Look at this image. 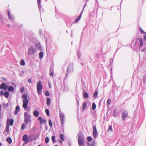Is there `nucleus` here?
<instances>
[{
    "mask_svg": "<svg viewBox=\"0 0 146 146\" xmlns=\"http://www.w3.org/2000/svg\"><path fill=\"white\" fill-rule=\"evenodd\" d=\"M78 140L79 146H84L85 139L84 136L80 132L78 133Z\"/></svg>",
    "mask_w": 146,
    "mask_h": 146,
    "instance_id": "1",
    "label": "nucleus"
},
{
    "mask_svg": "<svg viewBox=\"0 0 146 146\" xmlns=\"http://www.w3.org/2000/svg\"><path fill=\"white\" fill-rule=\"evenodd\" d=\"M28 96L27 94H23L22 95V98L23 99V107L25 109L27 108V105L29 103V101L27 99Z\"/></svg>",
    "mask_w": 146,
    "mask_h": 146,
    "instance_id": "2",
    "label": "nucleus"
},
{
    "mask_svg": "<svg viewBox=\"0 0 146 146\" xmlns=\"http://www.w3.org/2000/svg\"><path fill=\"white\" fill-rule=\"evenodd\" d=\"M43 88L41 84V81L40 80L38 81L37 84V90L38 93L40 95L42 93V91Z\"/></svg>",
    "mask_w": 146,
    "mask_h": 146,
    "instance_id": "3",
    "label": "nucleus"
},
{
    "mask_svg": "<svg viewBox=\"0 0 146 146\" xmlns=\"http://www.w3.org/2000/svg\"><path fill=\"white\" fill-rule=\"evenodd\" d=\"M74 71L73 64H69L67 70V73L66 75L65 79L68 76V74L70 73H72Z\"/></svg>",
    "mask_w": 146,
    "mask_h": 146,
    "instance_id": "4",
    "label": "nucleus"
},
{
    "mask_svg": "<svg viewBox=\"0 0 146 146\" xmlns=\"http://www.w3.org/2000/svg\"><path fill=\"white\" fill-rule=\"evenodd\" d=\"M24 122L25 124L27 123L31 122V117L30 115H28L26 112L24 113Z\"/></svg>",
    "mask_w": 146,
    "mask_h": 146,
    "instance_id": "5",
    "label": "nucleus"
},
{
    "mask_svg": "<svg viewBox=\"0 0 146 146\" xmlns=\"http://www.w3.org/2000/svg\"><path fill=\"white\" fill-rule=\"evenodd\" d=\"M36 50V48L32 46L28 49V55L34 54Z\"/></svg>",
    "mask_w": 146,
    "mask_h": 146,
    "instance_id": "6",
    "label": "nucleus"
},
{
    "mask_svg": "<svg viewBox=\"0 0 146 146\" xmlns=\"http://www.w3.org/2000/svg\"><path fill=\"white\" fill-rule=\"evenodd\" d=\"M122 118L123 120H125V118L127 117L128 112L127 111H122Z\"/></svg>",
    "mask_w": 146,
    "mask_h": 146,
    "instance_id": "7",
    "label": "nucleus"
},
{
    "mask_svg": "<svg viewBox=\"0 0 146 146\" xmlns=\"http://www.w3.org/2000/svg\"><path fill=\"white\" fill-rule=\"evenodd\" d=\"M138 41H139L140 42V45L139 47V48H140L143 46V42L142 39L140 38H138L135 41V44H136Z\"/></svg>",
    "mask_w": 146,
    "mask_h": 146,
    "instance_id": "8",
    "label": "nucleus"
},
{
    "mask_svg": "<svg viewBox=\"0 0 146 146\" xmlns=\"http://www.w3.org/2000/svg\"><path fill=\"white\" fill-rule=\"evenodd\" d=\"M60 117L62 124V125H63L64 123V114L62 113H61L60 114Z\"/></svg>",
    "mask_w": 146,
    "mask_h": 146,
    "instance_id": "9",
    "label": "nucleus"
},
{
    "mask_svg": "<svg viewBox=\"0 0 146 146\" xmlns=\"http://www.w3.org/2000/svg\"><path fill=\"white\" fill-rule=\"evenodd\" d=\"M83 11H82L81 13H80V15H79L77 17L76 19H75V20L74 21V23H76L78 22V21H79V20L80 19L81 17L82 16V13Z\"/></svg>",
    "mask_w": 146,
    "mask_h": 146,
    "instance_id": "10",
    "label": "nucleus"
},
{
    "mask_svg": "<svg viewBox=\"0 0 146 146\" xmlns=\"http://www.w3.org/2000/svg\"><path fill=\"white\" fill-rule=\"evenodd\" d=\"M14 122V120L13 119H8L7 120V124H9L10 123V124L12 126L13 125Z\"/></svg>",
    "mask_w": 146,
    "mask_h": 146,
    "instance_id": "11",
    "label": "nucleus"
},
{
    "mask_svg": "<svg viewBox=\"0 0 146 146\" xmlns=\"http://www.w3.org/2000/svg\"><path fill=\"white\" fill-rule=\"evenodd\" d=\"M20 107L18 106H16L15 109V111L14 112V114L15 115H17L19 111Z\"/></svg>",
    "mask_w": 146,
    "mask_h": 146,
    "instance_id": "12",
    "label": "nucleus"
},
{
    "mask_svg": "<svg viewBox=\"0 0 146 146\" xmlns=\"http://www.w3.org/2000/svg\"><path fill=\"white\" fill-rule=\"evenodd\" d=\"M119 113L117 112L116 109H114L113 110V116L116 117L118 116Z\"/></svg>",
    "mask_w": 146,
    "mask_h": 146,
    "instance_id": "13",
    "label": "nucleus"
},
{
    "mask_svg": "<svg viewBox=\"0 0 146 146\" xmlns=\"http://www.w3.org/2000/svg\"><path fill=\"white\" fill-rule=\"evenodd\" d=\"M35 139H33L31 136H29L27 139V141H26V143H28L29 141H32V140H34Z\"/></svg>",
    "mask_w": 146,
    "mask_h": 146,
    "instance_id": "14",
    "label": "nucleus"
},
{
    "mask_svg": "<svg viewBox=\"0 0 146 146\" xmlns=\"http://www.w3.org/2000/svg\"><path fill=\"white\" fill-rule=\"evenodd\" d=\"M87 106L86 103L85 102H84L82 104V110L84 111L85 110Z\"/></svg>",
    "mask_w": 146,
    "mask_h": 146,
    "instance_id": "15",
    "label": "nucleus"
},
{
    "mask_svg": "<svg viewBox=\"0 0 146 146\" xmlns=\"http://www.w3.org/2000/svg\"><path fill=\"white\" fill-rule=\"evenodd\" d=\"M8 16L9 19L10 20H13L14 19V17L10 15V12L9 11L8 12Z\"/></svg>",
    "mask_w": 146,
    "mask_h": 146,
    "instance_id": "16",
    "label": "nucleus"
},
{
    "mask_svg": "<svg viewBox=\"0 0 146 146\" xmlns=\"http://www.w3.org/2000/svg\"><path fill=\"white\" fill-rule=\"evenodd\" d=\"M27 134L24 135L22 138V140L23 141H25V143H26V141H27Z\"/></svg>",
    "mask_w": 146,
    "mask_h": 146,
    "instance_id": "17",
    "label": "nucleus"
},
{
    "mask_svg": "<svg viewBox=\"0 0 146 146\" xmlns=\"http://www.w3.org/2000/svg\"><path fill=\"white\" fill-rule=\"evenodd\" d=\"M8 90L9 92H13L14 91L15 89L14 87L13 86H10L8 88Z\"/></svg>",
    "mask_w": 146,
    "mask_h": 146,
    "instance_id": "18",
    "label": "nucleus"
},
{
    "mask_svg": "<svg viewBox=\"0 0 146 146\" xmlns=\"http://www.w3.org/2000/svg\"><path fill=\"white\" fill-rule=\"evenodd\" d=\"M39 114V112L36 110V111L33 112L34 115L36 117H38V116Z\"/></svg>",
    "mask_w": 146,
    "mask_h": 146,
    "instance_id": "19",
    "label": "nucleus"
},
{
    "mask_svg": "<svg viewBox=\"0 0 146 146\" xmlns=\"http://www.w3.org/2000/svg\"><path fill=\"white\" fill-rule=\"evenodd\" d=\"M39 58L40 59H41L43 58L44 53L42 51H40L39 54Z\"/></svg>",
    "mask_w": 146,
    "mask_h": 146,
    "instance_id": "20",
    "label": "nucleus"
},
{
    "mask_svg": "<svg viewBox=\"0 0 146 146\" xmlns=\"http://www.w3.org/2000/svg\"><path fill=\"white\" fill-rule=\"evenodd\" d=\"M93 136L95 139L98 136V133L97 131L93 132Z\"/></svg>",
    "mask_w": 146,
    "mask_h": 146,
    "instance_id": "21",
    "label": "nucleus"
},
{
    "mask_svg": "<svg viewBox=\"0 0 146 146\" xmlns=\"http://www.w3.org/2000/svg\"><path fill=\"white\" fill-rule=\"evenodd\" d=\"M38 5V8L40 9V11L41 10V5L40 4L41 1L40 0H37Z\"/></svg>",
    "mask_w": 146,
    "mask_h": 146,
    "instance_id": "22",
    "label": "nucleus"
},
{
    "mask_svg": "<svg viewBox=\"0 0 146 146\" xmlns=\"http://www.w3.org/2000/svg\"><path fill=\"white\" fill-rule=\"evenodd\" d=\"M107 131L112 132L113 131L112 126L111 125H109Z\"/></svg>",
    "mask_w": 146,
    "mask_h": 146,
    "instance_id": "23",
    "label": "nucleus"
},
{
    "mask_svg": "<svg viewBox=\"0 0 146 146\" xmlns=\"http://www.w3.org/2000/svg\"><path fill=\"white\" fill-rule=\"evenodd\" d=\"M68 88L67 86H64V88L63 90V92H66L67 91H68Z\"/></svg>",
    "mask_w": 146,
    "mask_h": 146,
    "instance_id": "24",
    "label": "nucleus"
},
{
    "mask_svg": "<svg viewBox=\"0 0 146 146\" xmlns=\"http://www.w3.org/2000/svg\"><path fill=\"white\" fill-rule=\"evenodd\" d=\"M47 104L48 106L50 105V98H48L46 99Z\"/></svg>",
    "mask_w": 146,
    "mask_h": 146,
    "instance_id": "25",
    "label": "nucleus"
},
{
    "mask_svg": "<svg viewBox=\"0 0 146 146\" xmlns=\"http://www.w3.org/2000/svg\"><path fill=\"white\" fill-rule=\"evenodd\" d=\"M7 141L10 144H11L12 142V140L11 138L9 137L7 138Z\"/></svg>",
    "mask_w": 146,
    "mask_h": 146,
    "instance_id": "26",
    "label": "nucleus"
},
{
    "mask_svg": "<svg viewBox=\"0 0 146 146\" xmlns=\"http://www.w3.org/2000/svg\"><path fill=\"white\" fill-rule=\"evenodd\" d=\"M36 46L37 48L39 50H41L40 45V43H38L36 44Z\"/></svg>",
    "mask_w": 146,
    "mask_h": 146,
    "instance_id": "27",
    "label": "nucleus"
},
{
    "mask_svg": "<svg viewBox=\"0 0 146 146\" xmlns=\"http://www.w3.org/2000/svg\"><path fill=\"white\" fill-rule=\"evenodd\" d=\"M9 93L8 92H6L4 93V95H5V96L6 98H8V96L9 95Z\"/></svg>",
    "mask_w": 146,
    "mask_h": 146,
    "instance_id": "28",
    "label": "nucleus"
},
{
    "mask_svg": "<svg viewBox=\"0 0 146 146\" xmlns=\"http://www.w3.org/2000/svg\"><path fill=\"white\" fill-rule=\"evenodd\" d=\"M51 68H50V76L53 77L54 75V72L53 70H52V72H51Z\"/></svg>",
    "mask_w": 146,
    "mask_h": 146,
    "instance_id": "29",
    "label": "nucleus"
},
{
    "mask_svg": "<svg viewBox=\"0 0 146 146\" xmlns=\"http://www.w3.org/2000/svg\"><path fill=\"white\" fill-rule=\"evenodd\" d=\"M25 73V72L24 70H22L20 72V73L19 75L20 76H23Z\"/></svg>",
    "mask_w": 146,
    "mask_h": 146,
    "instance_id": "30",
    "label": "nucleus"
},
{
    "mask_svg": "<svg viewBox=\"0 0 146 146\" xmlns=\"http://www.w3.org/2000/svg\"><path fill=\"white\" fill-rule=\"evenodd\" d=\"M5 84L4 83H2L0 85V89H3L4 88L5 86Z\"/></svg>",
    "mask_w": 146,
    "mask_h": 146,
    "instance_id": "31",
    "label": "nucleus"
},
{
    "mask_svg": "<svg viewBox=\"0 0 146 146\" xmlns=\"http://www.w3.org/2000/svg\"><path fill=\"white\" fill-rule=\"evenodd\" d=\"M20 64L22 66H24L25 65V62L23 59L21 60Z\"/></svg>",
    "mask_w": 146,
    "mask_h": 146,
    "instance_id": "32",
    "label": "nucleus"
},
{
    "mask_svg": "<svg viewBox=\"0 0 146 146\" xmlns=\"http://www.w3.org/2000/svg\"><path fill=\"white\" fill-rule=\"evenodd\" d=\"M88 95L87 93L84 92L83 93V96L84 98H88Z\"/></svg>",
    "mask_w": 146,
    "mask_h": 146,
    "instance_id": "33",
    "label": "nucleus"
},
{
    "mask_svg": "<svg viewBox=\"0 0 146 146\" xmlns=\"http://www.w3.org/2000/svg\"><path fill=\"white\" fill-rule=\"evenodd\" d=\"M140 32L141 33L143 34H146V33L143 30L141 29V28H140Z\"/></svg>",
    "mask_w": 146,
    "mask_h": 146,
    "instance_id": "34",
    "label": "nucleus"
},
{
    "mask_svg": "<svg viewBox=\"0 0 146 146\" xmlns=\"http://www.w3.org/2000/svg\"><path fill=\"white\" fill-rule=\"evenodd\" d=\"M96 108V106L95 103H93L92 105V109L93 110H95Z\"/></svg>",
    "mask_w": 146,
    "mask_h": 146,
    "instance_id": "35",
    "label": "nucleus"
},
{
    "mask_svg": "<svg viewBox=\"0 0 146 146\" xmlns=\"http://www.w3.org/2000/svg\"><path fill=\"white\" fill-rule=\"evenodd\" d=\"M38 120L40 121V123L42 124H43V123L42 122V117H39L38 118Z\"/></svg>",
    "mask_w": 146,
    "mask_h": 146,
    "instance_id": "36",
    "label": "nucleus"
},
{
    "mask_svg": "<svg viewBox=\"0 0 146 146\" xmlns=\"http://www.w3.org/2000/svg\"><path fill=\"white\" fill-rule=\"evenodd\" d=\"M45 141L46 143H48L49 141V138L48 137H46L45 138Z\"/></svg>",
    "mask_w": 146,
    "mask_h": 146,
    "instance_id": "37",
    "label": "nucleus"
},
{
    "mask_svg": "<svg viewBox=\"0 0 146 146\" xmlns=\"http://www.w3.org/2000/svg\"><path fill=\"white\" fill-rule=\"evenodd\" d=\"M45 112L46 113L47 115L48 116H49L50 115H49V110L48 109H46L45 110Z\"/></svg>",
    "mask_w": 146,
    "mask_h": 146,
    "instance_id": "38",
    "label": "nucleus"
},
{
    "mask_svg": "<svg viewBox=\"0 0 146 146\" xmlns=\"http://www.w3.org/2000/svg\"><path fill=\"white\" fill-rule=\"evenodd\" d=\"M60 139L62 141H64V135L62 134H61L60 135Z\"/></svg>",
    "mask_w": 146,
    "mask_h": 146,
    "instance_id": "39",
    "label": "nucleus"
},
{
    "mask_svg": "<svg viewBox=\"0 0 146 146\" xmlns=\"http://www.w3.org/2000/svg\"><path fill=\"white\" fill-rule=\"evenodd\" d=\"M111 102V100L110 99H108L107 101V104L108 105H109L110 104V103Z\"/></svg>",
    "mask_w": 146,
    "mask_h": 146,
    "instance_id": "40",
    "label": "nucleus"
},
{
    "mask_svg": "<svg viewBox=\"0 0 146 146\" xmlns=\"http://www.w3.org/2000/svg\"><path fill=\"white\" fill-rule=\"evenodd\" d=\"M52 139L53 142L54 143L56 142V141L55 140V137L54 136H52Z\"/></svg>",
    "mask_w": 146,
    "mask_h": 146,
    "instance_id": "41",
    "label": "nucleus"
},
{
    "mask_svg": "<svg viewBox=\"0 0 146 146\" xmlns=\"http://www.w3.org/2000/svg\"><path fill=\"white\" fill-rule=\"evenodd\" d=\"M45 95L46 96H48L50 94L48 91H46L45 92Z\"/></svg>",
    "mask_w": 146,
    "mask_h": 146,
    "instance_id": "42",
    "label": "nucleus"
},
{
    "mask_svg": "<svg viewBox=\"0 0 146 146\" xmlns=\"http://www.w3.org/2000/svg\"><path fill=\"white\" fill-rule=\"evenodd\" d=\"M92 139V138L90 136H88L87 137V139L88 141L90 142L91 141Z\"/></svg>",
    "mask_w": 146,
    "mask_h": 146,
    "instance_id": "43",
    "label": "nucleus"
},
{
    "mask_svg": "<svg viewBox=\"0 0 146 146\" xmlns=\"http://www.w3.org/2000/svg\"><path fill=\"white\" fill-rule=\"evenodd\" d=\"M48 122H49V125L50 126L52 127V122L51 120L50 119H49Z\"/></svg>",
    "mask_w": 146,
    "mask_h": 146,
    "instance_id": "44",
    "label": "nucleus"
},
{
    "mask_svg": "<svg viewBox=\"0 0 146 146\" xmlns=\"http://www.w3.org/2000/svg\"><path fill=\"white\" fill-rule=\"evenodd\" d=\"M98 92H95L94 94V96L96 98L97 97Z\"/></svg>",
    "mask_w": 146,
    "mask_h": 146,
    "instance_id": "45",
    "label": "nucleus"
},
{
    "mask_svg": "<svg viewBox=\"0 0 146 146\" xmlns=\"http://www.w3.org/2000/svg\"><path fill=\"white\" fill-rule=\"evenodd\" d=\"M93 132H96L97 131V129L96 126H93Z\"/></svg>",
    "mask_w": 146,
    "mask_h": 146,
    "instance_id": "46",
    "label": "nucleus"
},
{
    "mask_svg": "<svg viewBox=\"0 0 146 146\" xmlns=\"http://www.w3.org/2000/svg\"><path fill=\"white\" fill-rule=\"evenodd\" d=\"M25 124L23 123L22 124L21 127V129L22 130H23L25 128Z\"/></svg>",
    "mask_w": 146,
    "mask_h": 146,
    "instance_id": "47",
    "label": "nucleus"
},
{
    "mask_svg": "<svg viewBox=\"0 0 146 146\" xmlns=\"http://www.w3.org/2000/svg\"><path fill=\"white\" fill-rule=\"evenodd\" d=\"M8 88L9 87L8 86L5 85V87L3 89L4 91H5L7 90Z\"/></svg>",
    "mask_w": 146,
    "mask_h": 146,
    "instance_id": "48",
    "label": "nucleus"
},
{
    "mask_svg": "<svg viewBox=\"0 0 146 146\" xmlns=\"http://www.w3.org/2000/svg\"><path fill=\"white\" fill-rule=\"evenodd\" d=\"M141 51L142 52H144L146 51V46L143 48L141 50Z\"/></svg>",
    "mask_w": 146,
    "mask_h": 146,
    "instance_id": "49",
    "label": "nucleus"
},
{
    "mask_svg": "<svg viewBox=\"0 0 146 146\" xmlns=\"http://www.w3.org/2000/svg\"><path fill=\"white\" fill-rule=\"evenodd\" d=\"M3 21V17L2 16L0 15V23H1Z\"/></svg>",
    "mask_w": 146,
    "mask_h": 146,
    "instance_id": "50",
    "label": "nucleus"
},
{
    "mask_svg": "<svg viewBox=\"0 0 146 146\" xmlns=\"http://www.w3.org/2000/svg\"><path fill=\"white\" fill-rule=\"evenodd\" d=\"M4 93L3 91H0V95H4Z\"/></svg>",
    "mask_w": 146,
    "mask_h": 146,
    "instance_id": "51",
    "label": "nucleus"
},
{
    "mask_svg": "<svg viewBox=\"0 0 146 146\" xmlns=\"http://www.w3.org/2000/svg\"><path fill=\"white\" fill-rule=\"evenodd\" d=\"M3 106H4V107H5V108H6V107H8V106H9V104L8 103H7V104H5L3 105Z\"/></svg>",
    "mask_w": 146,
    "mask_h": 146,
    "instance_id": "52",
    "label": "nucleus"
},
{
    "mask_svg": "<svg viewBox=\"0 0 146 146\" xmlns=\"http://www.w3.org/2000/svg\"><path fill=\"white\" fill-rule=\"evenodd\" d=\"M94 141L93 142V143L92 144H90L89 143H87L88 144H89L90 146H94Z\"/></svg>",
    "mask_w": 146,
    "mask_h": 146,
    "instance_id": "53",
    "label": "nucleus"
},
{
    "mask_svg": "<svg viewBox=\"0 0 146 146\" xmlns=\"http://www.w3.org/2000/svg\"><path fill=\"white\" fill-rule=\"evenodd\" d=\"M9 124H7L6 126V129H9Z\"/></svg>",
    "mask_w": 146,
    "mask_h": 146,
    "instance_id": "54",
    "label": "nucleus"
},
{
    "mask_svg": "<svg viewBox=\"0 0 146 146\" xmlns=\"http://www.w3.org/2000/svg\"><path fill=\"white\" fill-rule=\"evenodd\" d=\"M32 79L31 78H29L28 80V81L29 83H32Z\"/></svg>",
    "mask_w": 146,
    "mask_h": 146,
    "instance_id": "55",
    "label": "nucleus"
},
{
    "mask_svg": "<svg viewBox=\"0 0 146 146\" xmlns=\"http://www.w3.org/2000/svg\"><path fill=\"white\" fill-rule=\"evenodd\" d=\"M24 90V88L23 87H21V89H20V91L21 92H23V91Z\"/></svg>",
    "mask_w": 146,
    "mask_h": 146,
    "instance_id": "56",
    "label": "nucleus"
},
{
    "mask_svg": "<svg viewBox=\"0 0 146 146\" xmlns=\"http://www.w3.org/2000/svg\"><path fill=\"white\" fill-rule=\"evenodd\" d=\"M39 33L40 35H42V31L41 30H39Z\"/></svg>",
    "mask_w": 146,
    "mask_h": 146,
    "instance_id": "57",
    "label": "nucleus"
},
{
    "mask_svg": "<svg viewBox=\"0 0 146 146\" xmlns=\"http://www.w3.org/2000/svg\"><path fill=\"white\" fill-rule=\"evenodd\" d=\"M42 122H43L44 123H46V121L45 119H42Z\"/></svg>",
    "mask_w": 146,
    "mask_h": 146,
    "instance_id": "58",
    "label": "nucleus"
},
{
    "mask_svg": "<svg viewBox=\"0 0 146 146\" xmlns=\"http://www.w3.org/2000/svg\"><path fill=\"white\" fill-rule=\"evenodd\" d=\"M144 40H146V36H144L143 38Z\"/></svg>",
    "mask_w": 146,
    "mask_h": 146,
    "instance_id": "59",
    "label": "nucleus"
},
{
    "mask_svg": "<svg viewBox=\"0 0 146 146\" xmlns=\"http://www.w3.org/2000/svg\"><path fill=\"white\" fill-rule=\"evenodd\" d=\"M6 131L7 133L8 132H9V129H6Z\"/></svg>",
    "mask_w": 146,
    "mask_h": 146,
    "instance_id": "60",
    "label": "nucleus"
},
{
    "mask_svg": "<svg viewBox=\"0 0 146 146\" xmlns=\"http://www.w3.org/2000/svg\"><path fill=\"white\" fill-rule=\"evenodd\" d=\"M68 143L69 145V146H71V143L70 142H68Z\"/></svg>",
    "mask_w": 146,
    "mask_h": 146,
    "instance_id": "61",
    "label": "nucleus"
},
{
    "mask_svg": "<svg viewBox=\"0 0 146 146\" xmlns=\"http://www.w3.org/2000/svg\"><path fill=\"white\" fill-rule=\"evenodd\" d=\"M78 58H79L80 57V55H79V54H78Z\"/></svg>",
    "mask_w": 146,
    "mask_h": 146,
    "instance_id": "62",
    "label": "nucleus"
},
{
    "mask_svg": "<svg viewBox=\"0 0 146 146\" xmlns=\"http://www.w3.org/2000/svg\"><path fill=\"white\" fill-rule=\"evenodd\" d=\"M86 3H85L84 5V7L86 6Z\"/></svg>",
    "mask_w": 146,
    "mask_h": 146,
    "instance_id": "63",
    "label": "nucleus"
},
{
    "mask_svg": "<svg viewBox=\"0 0 146 146\" xmlns=\"http://www.w3.org/2000/svg\"><path fill=\"white\" fill-rule=\"evenodd\" d=\"M111 61H113V60L112 58L110 59V62H111Z\"/></svg>",
    "mask_w": 146,
    "mask_h": 146,
    "instance_id": "64",
    "label": "nucleus"
}]
</instances>
